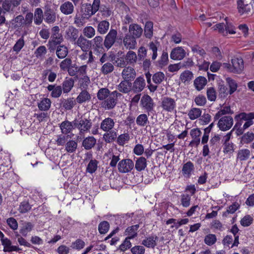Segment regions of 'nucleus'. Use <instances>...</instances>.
Returning a JSON list of instances; mask_svg holds the SVG:
<instances>
[{
    "label": "nucleus",
    "mask_w": 254,
    "mask_h": 254,
    "mask_svg": "<svg viewBox=\"0 0 254 254\" xmlns=\"http://www.w3.org/2000/svg\"><path fill=\"white\" fill-rule=\"evenodd\" d=\"M104 47L107 50H109L113 45L122 46L123 36H118L117 30L111 29L104 39Z\"/></svg>",
    "instance_id": "f257e3e1"
},
{
    "label": "nucleus",
    "mask_w": 254,
    "mask_h": 254,
    "mask_svg": "<svg viewBox=\"0 0 254 254\" xmlns=\"http://www.w3.org/2000/svg\"><path fill=\"white\" fill-rule=\"evenodd\" d=\"M44 21L48 24H54L59 19L58 9L54 5L46 3L43 7Z\"/></svg>",
    "instance_id": "f03ea898"
},
{
    "label": "nucleus",
    "mask_w": 254,
    "mask_h": 254,
    "mask_svg": "<svg viewBox=\"0 0 254 254\" xmlns=\"http://www.w3.org/2000/svg\"><path fill=\"white\" fill-rule=\"evenodd\" d=\"M75 127L79 129L80 132L84 133L88 131L92 126V122L89 118L81 116L78 119H75L73 121Z\"/></svg>",
    "instance_id": "7ed1b4c3"
},
{
    "label": "nucleus",
    "mask_w": 254,
    "mask_h": 254,
    "mask_svg": "<svg viewBox=\"0 0 254 254\" xmlns=\"http://www.w3.org/2000/svg\"><path fill=\"white\" fill-rule=\"evenodd\" d=\"M134 164L130 159H124L120 161L118 164V171L121 173L130 172L134 167Z\"/></svg>",
    "instance_id": "20e7f679"
},
{
    "label": "nucleus",
    "mask_w": 254,
    "mask_h": 254,
    "mask_svg": "<svg viewBox=\"0 0 254 254\" xmlns=\"http://www.w3.org/2000/svg\"><path fill=\"white\" fill-rule=\"evenodd\" d=\"M233 125V119L230 116H225L220 118L217 124L219 129L223 131L230 129Z\"/></svg>",
    "instance_id": "39448f33"
},
{
    "label": "nucleus",
    "mask_w": 254,
    "mask_h": 254,
    "mask_svg": "<svg viewBox=\"0 0 254 254\" xmlns=\"http://www.w3.org/2000/svg\"><path fill=\"white\" fill-rule=\"evenodd\" d=\"M64 39L62 34H52L47 44L50 51L53 52L56 50L57 46L61 45V43H62Z\"/></svg>",
    "instance_id": "423d86ee"
},
{
    "label": "nucleus",
    "mask_w": 254,
    "mask_h": 254,
    "mask_svg": "<svg viewBox=\"0 0 254 254\" xmlns=\"http://www.w3.org/2000/svg\"><path fill=\"white\" fill-rule=\"evenodd\" d=\"M238 118L246 121L243 127V129L246 130L254 124L253 120L254 119V112L249 113L245 112L241 113L235 116V119H237Z\"/></svg>",
    "instance_id": "0eeeda50"
},
{
    "label": "nucleus",
    "mask_w": 254,
    "mask_h": 254,
    "mask_svg": "<svg viewBox=\"0 0 254 254\" xmlns=\"http://www.w3.org/2000/svg\"><path fill=\"white\" fill-rule=\"evenodd\" d=\"M140 104L142 108L146 110L148 115L149 116V113L153 111L154 106L153 99L148 94H144L141 99Z\"/></svg>",
    "instance_id": "6e6552de"
},
{
    "label": "nucleus",
    "mask_w": 254,
    "mask_h": 254,
    "mask_svg": "<svg viewBox=\"0 0 254 254\" xmlns=\"http://www.w3.org/2000/svg\"><path fill=\"white\" fill-rule=\"evenodd\" d=\"M79 30L73 26H69L65 31V39L74 44L77 42L78 37Z\"/></svg>",
    "instance_id": "1a4fd4ad"
},
{
    "label": "nucleus",
    "mask_w": 254,
    "mask_h": 254,
    "mask_svg": "<svg viewBox=\"0 0 254 254\" xmlns=\"http://www.w3.org/2000/svg\"><path fill=\"white\" fill-rule=\"evenodd\" d=\"M176 106L175 100L169 97H164L162 99L161 107L163 110L171 112L174 111Z\"/></svg>",
    "instance_id": "9d476101"
},
{
    "label": "nucleus",
    "mask_w": 254,
    "mask_h": 254,
    "mask_svg": "<svg viewBox=\"0 0 254 254\" xmlns=\"http://www.w3.org/2000/svg\"><path fill=\"white\" fill-rule=\"evenodd\" d=\"M92 42V41L87 40L82 35H80L75 45L79 47L83 52H86L91 48Z\"/></svg>",
    "instance_id": "9b49d317"
},
{
    "label": "nucleus",
    "mask_w": 254,
    "mask_h": 254,
    "mask_svg": "<svg viewBox=\"0 0 254 254\" xmlns=\"http://www.w3.org/2000/svg\"><path fill=\"white\" fill-rule=\"evenodd\" d=\"M1 245L3 246V252L10 253L12 252H20L22 249L18 246L12 245L10 240L7 238H4L1 241Z\"/></svg>",
    "instance_id": "f8f14e48"
},
{
    "label": "nucleus",
    "mask_w": 254,
    "mask_h": 254,
    "mask_svg": "<svg viewBox=\"0 0 254 254\" xmlns=\"http://www.w3.org/2000/svg\"><path fill=\"white\" fill-rule=\"evenodd\" d=\"M201 131L198 128H193L190 131V135L192 138L190 143V146H193L195 145L197 146L200 142V136Z\"/></svg>",
    "instance_id": "ddd939ff"
},
{
    "label": "nucleus",
    "mask_w": 254,
    "mask_h": 254,
    "mask_svg": "<svg viewBox=\"0 0 254 254\" xmlns=\"http://www.w3.org/2000/svg\"><path fill=\"white\" fill-rule=\"evenodd\" d=\"M123 44L127 49L130 50L134 49L136 48L137 42L135 38L127 33L123 38Z\"/></svg>",
    "instance_id": "4468645a"
},
{
    "label": "nucleus",
    "mask_w": 254,
    "mask_h": 254,
    "mask_svg": "<svg viewBox=\"0 0 254 254\" xmlns=\"http://www.w3.org/2000/svg\"><path fill=\"white\" fill-rule=\"evenodd\" d=\"M143 33V29L140 25L132 23L129 25L128 28V33L127 34H130L132 37L136 38H140Z\"/></svg>",
    "instance_id": "2eb2a0df"
},
{
    "label": "nucleus",
    "mask_w": 254,
    "mask_h": 254,
    "mask_svg": "<svg viewBox=\"0 0 254 254\" xmlns=\"http://www.w3.org/2000/svg\"><path fill=\"white\" fill-rule=\"evenodd\" d=\"M232 72L240 74L244 69V62L242 58H234L231 60Z\"/></svg>",
    "instance_id": "dca6fc26"
},
{
    "label": "nucleus",
    "mask_w": 254,
    "mask_h": 254,
    "mask_svg": "<svg viewBox=\"0 0 254 254\" xmlns=\"http://www.w3.org/2000/svg\"><path fill=\"white\" fill-rule=\"evenodd\" d=\"M145 85V79L140 76L135 79L133 83L131 89L134 93H139L143 90Z\"/></svg>",
    "instance_id": "f3484780"
},
{
    "label": "nucleus",
    "mask_w": 254,
    "mask_h": 254,
    "mask_svg": "<svg viewBox=\"0 0 254 254\" xmlns=\"http://www.w3.org/2000/svg\"><path fill=\"white\" fill-rule=\"evenodd\" d=\"M92 41V47L95 51L100 52L104 51V41L102 36H96Z\"/></svg>",
    "instance_id": "a211bd4d"
},
{
    "label": "nucleus",
    "mask_w": 254,
    "mask_h": 254,
    "mask_svg": "<svg viewBox=\"0 0 254 254\" xmlns=\"http://www.w3.org/2000/svg\"><path fill=\"white\" fill-rule=\"evenodd\" d=\"M114 95L111 93L102 103V106L106 110H111L114 108L117 104V100L115 98Z\"/></svg>",
    "instance_id": "6ab92c4d"
},
{
    "label": "nucleus",
    "mask_w": 254,
    "mask_h": 254,
    "mask_svg": "<svg viewBox=\"0 0 254 254\" xmlns=\"http://www.w3.org/2000/svg\"><path fill=\"white\" fill-rule=\"evenodd\" d=\"M122 76L124 79L131 81L135 77L136 72L133 67L127 66L123 69Z\"/></svg>",
    "instance_id": "aec40b11"
},
{
    "label": "nucleus",
    "mask_w": 254,
    "mask_h": 254,
    "mask_svg": "<svg viewBox=\"0 0 254 254\" xmlns=\"http://www.w3.org/2000/svg\"><path fill=\"white\" fill-rule=\"evenodd\" d=\"M185 51L182 47H178L172 50L170 58L175 60H181L185 57Z\"/></svg>",
    "instance_id": "412c9836"
},
{
    "label": "nucleus",
    "mask_w": 254,
    "mask_h": 254,
    "mask_svg": "<svg viewBox=\"0 0 254 254\" xmlns=\"http://www.w3.org/2000/svg\"><path fill=\"white\" fill-rule=\"evenodd\" d=\"M194 170L193 164L189 161L183 165L182 170V174L185 178H189Z\"/></svg>",
    "instance_id": "4be33fe9"
},
{
    "label": "nucleus",
    "mask_w": 254,
    "mask_h": 254,
    "mask_svg": "<svg viewBox=\"0 0 254 254\" xmlns=\"http://www.w3.org/2000/svg\"><path fill=\"white\" fill-rule=\"evenodd\" d=\"M34 225L30 222H24L20 226L19 233L23 236L26 237L28 233L30 232L34 228Z\"/></svg>",
    "instance_id": "5701e85b"
},
{
    "label": "nucleus",
    "mask_w": 254,
    "mask_h": 254,
    "mask_svg": "<svg viewBox=\"0 0 254 254\" xmlns=\"http://www.w3.org/2000/svg\"><path fill=\"white\" fill-rule=\"evenodd\" d=\"M80 13L87 17L88 19L92 15H94L96 12L94 11L93 7L90 3H84L81 6Z\"/></svg>",
    "instance_id": "b1692460"
},
{
    "label": "nucleus",
    "mask_w": 254,
    "mask_h": 254,
    "mask_svg": "<svg viewBox=\"0 0 254 254\" xmlns=\"http://www.w3.org/2000/svg\"><path fill=\"white\" fill-rule=\"evenodd\" d=\"M115 123L111 118H107L103 120L100 125V128L104 131L108 132L114 127Z\"/></svg>",
    "instance_id": "393cba45"
},
{
    "label": "nucleus",
    "mask_w": 254,
    "mask_h": 254,
    "mask_svg": "<svg viewBox=\"0 0 254 254\" xmlns=\"http://www.w3.org/2000/svg\"><path fill=\"white\" fill-rule=\"evenodd\" d=\"M91 99L90 94L86 90H82L76 98V101L79 104L88 102Z\"/></svg>",
    "instance_id": "a878e982"
},
{
    "label": "nucleus",
    "mask_w": 254,
    "mask_h": 254,
    "mask_svg": "<svg viewBox=\"0 0 254 254\" xmlns=\"http://www.w3.org/2000/svg\"><path fill=\"white\" fill-rule=\"evenodd\" d=\"M74 81L72 78L66 77L62 83V88L64 93L67 94L74 86Z\"/></svg>",
    "instance_id": "bb28decb"
},
{
    "label": "nucleus",
    "mask_w": 254,
    "mask_h": 254,
    "mask_svg": "<svg viewBox=\"0 0 254 254\" xmlns=\"http://www.w3.org/2000/svg\"><path fill=\"white\" fill-rule=\"evenodd\" d=\"M62 107L65 110H71L76 104V100L73 97L61 100Z\"/></svg>",
    "instance_id": "cd10ccee"
},
{
    "label": "nucleus",
    "mask_w": 254,
    "mask_h": 254,
    "mask_svg": "<svg viewBox=\"0 0 254 254\" xmlns=\"http://www.w3.org/2000/svg\"><path fill=\"white\" fill-rule=\"evenodd\" d=\"M73 122H70L68 121H64L60 125V127L61 129L62 132L63 134H66L70 132L73 129Z\"/></svg>",
    "instance_id": "c85d7f7f"
},
{
    "label": "nucleus",
    "mask_w": 254,
    "mask_h": 254,
    "mask_svg": "<svg viewBox=\"0 0 254 254\" xmlns=\"http://www.w3.org/2000/svg\"><path fill=\"white\" fill-rule=\"evenodd\" d=\"M158 239V238L157 236H151L143 240L142 241L141 244L147 248L153 249L157 245L156 241H157Z\"/></svg>",
    "instance_id": "c756f323"
},
{
    "label": "nucleus",
    "mask_w": 254,
    "mask_h": 254,
    "mask_svg": "<svg viewBox=\"0 0 254 254\" xmlns=\"http://www.w3.org/2000/svg\"><path fill=\"white\" fill-rule=\"evenodd\" d=\"M132 84L130 81L124 80L118 85V89L121 92L127 93L130 91Z\"/></svg>",
    "instance_id": "7c9ffc66"
},
{
    "label": "nucleus",
    "mask_w": 254,
    "mask_h": 254,
    "mask_svg": "<svg viewBox=\"0 0 254 254\" xmlns=\"http://www.w3.org/2000/svg\"><path fill=\"white\" fill-rule=\"evenodd\" d=\"M153 34V23L151 21H147L144 27V35L148 39H151Z\"/></svg>",
    "instance_id": "2f4dec72"
},
{
    "label": "nucleus",
    "mask_w": 254,
    "mask_h": 254,
    "mask_svg": "<svg viewBox=\"0 0 254 254\" xmlns=\"http://www.w3.org/2000/svg\"><path fill=\"white\" fill-rule=\"evenodd\" d=\"M61 11L65 15H69L73 12L74 6L69 1H66L60 6Z\"/></svg>",
    "instance_id": "473e14b6"
},
{
    "label": "nucleus",
    "mask_w": 254,
    "mask_h": 254,
    "mask_svg": "<svg viewBox=\"0 0 254 254\" xmlns=\"http://www.w3.org/2000/svg\"><path fill=\"white\" fill-rule=\"evenodd\" d=\"M44 13L41 8H37L34 11V23L37 25H40L44 21Z\"/></svg>",
    "instance_id": "72a5a7b5"
},
{
    "label": "nucleus",
    "mask_w": 254,
    "mask_h": 254,
    "mask_svg": "<svg viewBox=\"0 0 254 254\" xmlns=\"http://www.w3.org/2000/svg\"><path fill=\"white\" fill-rule=\"evenodd\" d=\"M139 225L136 224L128 227L125 230V235L128 236V238L133 239L137 236V231L139 228Z\"/></svg>",
    "instance_id": "f704fd0d"
},
{
    "label": "nucleus",
    "mask_w": 254,
    "mask_h": 254,
    "mask_svg": "<svg viewBox=\"0 0 254 254\" xmlns=\"http://www.w3.org/2000/svg\"><path fill=\"white\" fill-rule=\"evenodd\" d=\"M233 114H234V112L231 109L230 106H224L215 114L214 120L215 121L223 115L227 114L232 115Z\"/></svg>",
    "instance_id": "c9c22d12"
},
{
    "label": "nucleus",
    "mask_w": 254,
    "mask_h": 254,
    "mask_svg": "<svg viewBox=\"0 0 254 254\" xmlns=\"http://www.w3.org/2000/svg\"><path fill=\"white\" fill-rule=\"evenodd\" d=\"M96 143V139L93 136H88L84 139L82 146L86 150L93 148Z\"/></svg>",
    "instance_id": "e433bc0d"
},
{
    "label": "nucleus",
    "mask_w": 254,
    "mask_h": 254,
    "mask_svg": "<svg viewBox=\"0 0 254 254\" xmlns=\"http://www.w3.org/2000/svg\"><path fill=\"white\" fill-rule=\"evenodd\" d=\"M254 140V133L248 131L240 137V143L242 145L249 144Z\"/></svg>",
    "instance_id": "4c0bfd02"
},
{
    "label": "nucleus",
    "mask_w": 254,
    "mask_h": 254,
    "mask_svg": "<svg viewBox=\"0 0 254 254\" xmlns=\"http://www.w3.org/2000/svg\"><path fill=\"white\" fill-rule=\"evenodd\" d=\"M251 154V152L248 149H242L238 151L237 159L241 161H246L248 160Z\"/></svg>",
    "instance_id": "58836bf2"
},
{
    "label": "nucleus",
    "mask_w": 254,
    "mask_h": 254,
    "mask_svg": "<svg viewBox=\"0 0 254 254\" xmlns=\"http://www.w3.org/2000/svg\"><path fill=\"white\" fill-rule=\"evenodd\" d=\"M51 105V100L48 98H44L38 103V107L40 111H47L50 108Z\"/></svg>",
    "instance_id": "ea45409f"
},
{
    "label": "nucleus",
    "mask_w": 254,
    "mask_h": 254,
    "mask_svg": "<svg viewBox=\"0 0 254 254\" xmlns=\"http://www.w3.org/2000/svg\"><path fill=\"white\" fill-rule=\"evenodd\" d=\"M110 23L107 20H102L98 22L97 31L100 34H105L109 29Z\"/></svg>",
    "instance_id": "a19ab883"
},
{
    "label": "nucleus",
    "mask_w": 254,
    "mask_h": 254,
    "mask_svg": "<svg viewBox=\"0 0 254 254\" xmlns=\"http://www.w3.org/2000/svg\"><path fill=\"white\" fill-rule=\"evenodd\" d=\"M206 83L207 80L206 78L201 76L197 77L194 81V85L198 91L202 89Z\"/></svg>",
    "instance_id": "79ce46f5"
},
{
    "label": "nucleus",
    "mask_w": 254,
    "mask_h": 254,
    "mask_svg": "<svg viewBox=\"0 0 254 254\" xmlns=\"http://www.w3.org/2000/svg\"><path fill=\"white\" fill-rule=\"evenodd\" d=\"M218 98L223 100L229 94L227 87L223 83H219L218 85Z\"/></svg>",
    "instance_id": "37998d69"
},
{
    "label": "nucleus",
    "mask_w": 254,
    "mask_h": 254,
    "mask_svg": "<svg viewBox=\"0 0 254 254\" xmlns=\"http://www.w3.org/2000/svg\"><path fill=\"white\" fill-rule=\"evenodd\" d=\"M111 92L107 88H100L97 93V97L100 101H104L110 95Z\"/></svg>",
    "instance_id": "c03bdc74"
},
{
    "label": "nucleus",
    "mask_w": 254,
    "mask_h": 254,
    "mask_svg": "<svg viewBox=\"0 0 254 254\" xmlns=\"http://www.w3.org/2000/svg\"><path fill=\"white\" fill-rule=\"evenodd\" d=\"M147 166L146 159L143 157L138 158L135 164V169L139 172H140L145 169Z\"/></svg>",
    "instance_id": "a18cd8bd"
},
{
    "label": "nucleus",
    "mask_w": 254,
    "mask_h": 254,
    "mask_svg": "<svg viewBox=\"0 0 254 254\" xmlns=\"http://www.w3.org/2000/svg\"><path fill=\"white\" fill-rule=\"evenodd\" d=\"M136 123L138 126L142 127H146L147 125L149 123L147 115L145 114L139 115L136 118Z\"/></svg>",
    "instance_id": "49530a36"
},
{
    "label": "nucleus",
    "mask_w": 254,
    "mask_h": 254,
    "mask_svg": "<svg viewBox=\"0 0 254 254\" xmlns=\"http://www.w3.org/2000/svg\"><path fill=\"white\" fill-rule=\"evenodd\" d=\"M56 55L59 59L65 58L68 54L67 48L64 45H59L57 47Z\"/></svg>",
    "instance_id": "de8ad7c7"
},
{
    "label": "nucleus",
    "mask_w": 254,
    "mask_h": 254,
    "mask_svg": "<svg viewBox=\"0 0 254 254\" xmlns=\"http://www.w3.org/2000/svg\"><path fill=\"white\" fill-rule=\"evenodd\" d=\"M117 136V133L114 131H109L103 135V139L107 143H111L115 141Z\"/></svg>",
    "instance_id": "09e8293b"
},
{
    "label": "nucleus",
    "mask_w": 254,
    "mask_h": 254,
    "mask_svg": "<svg viewBox=\"0 0 254 254\" xmlns=\"http://www.w3.org/2000/svg\"><path fill=\"white\" fill-rule=\"evenodd\" d=\"M32 205H30L28 201L24 200L20 203L18 211L20 213H25L28 212L31 209Z\"/></svg>",
    "instance_id": "8fccbe9b"
},
{
    "label": "nucleus",
    "mask_w": 254,
    "mask_h": 254,
    "mask_svg": "<svg viewBox=\"0 0 254 254\" xmlns=\"http://www.w3.org/2000/svg\"><path fill=\"white\" fill-rule=\"evenodd\" d=\"M201 110L199 108H192L189 112L188 116L191 120H194L201 116Z\"/></svg>",
    "instance_id": "3c124183"
},
{
    "label": "nucleus",
    "mask_w": 254,
    "mask_h": 254,
    "mask_svg": "<svg viewBox=\"0 0 254 254\" xmlns=\"http://www.w3.org/2000/svg\"><path fill=\"white\" fill-rule=\"evenodd\" d=\"M114 70V66L113 64L109 62L105 63L101 68L102 73L104 75L111 73Z\"/></svg>",
    "instance_id": "603ef678"
},
{
    "label": "nucleus",
    "mask_w": 254,
    "mask_h": 254,
    "mask_svg": "<svg viewBox=\"0 0 254 254\" xmlns=\"http://www.w3.org/2000/svg\"><path fill=\"white\" fill-rule=\"evenodd\" d=\"M98 164V161L97 160L91 159L87 165L86 172L90 174L94 173L97 169Z\"/></svg>",
    "instance_id": "864d4df0"
},
{
    "label": "nucleus",
    "mask_w": 254,
    "mask_h": 254,
    "mask_svg": "<svg viewBox=\"0 0 254 254\" xmlns=\"http://www.w3.org/2000/svg\"><path fill=\"white\" fill-rule=\"evenodd\" d=\"M2 9L3 13L5 12H10L13 11L14 7H13L12 3L10 0H4L2 4Z\"/></svg>",
    "instance_id": "5fc2aeb1"
},
{
    "label": "nucleus",
    "mask_w": 254,
    "mask_h": 254,
    "mask_svg": "<svg viewBox=\"0 0 254 254\" xmlns=\"http://www.w3.org/2000/svg\"><path fill=\"white\" fill-rule=\"evenodd\" d=\"M88 19L87 17L82 15L81 13L76 14L74 17V23L76 25L77 27H80L83 26L85 24V20Z\"/></svg>",
    "instance_id": "6e6d98bb"
},
{
    "label": "nucleus",
    "mask_w": 254,
    "mask_h": 254,
    "mask_svg": "<svg viewBox=\"0 0 254 254\" xmlns=\"http://www.w3.org/2000/svg\"><path fill=\"white\" fill-rule=\"evenodd\" d=\"M226 80L229 87V94L232 95L236 91L238 88L237 83L235 80L231 78H227Z\"/></svg>",
    "instance_id": "4d7b16f0"
},
{
    "label": "nucleus",
    "mask_w": 254,
    "mask_h": 254,
    "mask_svg": "<svg viewBox=\"0 0 254 254\" xmlns=\"http://www.w3.org/2000/svg\"><path fill=\"white\" fill-rule=\"evenodd\" d=\"M77 147V143L73 140H69L65 144V150L67 152L73 153L75 151Z\"/></svg>",
    "instance_id": "13d9d810"
},
{
    "label": "nucleus",
    "mask_w": 254,
    "mask_h": 254,
    "mask_svg": "<svg viewBox=\"0 0 254 254\" xmlns=\"http://www.w3.org/2000/svg\"><path fill=\"white\" fill-rule=\"evenodd\" d=\"M125 59L127 64H132L136 63L137 56L135 52L129 51L127 53Z\"/></svg>",
    "instance_id": "bf43d9fd"
},
{
    "label": "nucleus",
    "mask_w": 254,
    "mask_h": 254,
    "mask_svg": "<svg viewBox=\"0 0 254 254\" xmlns=\"http://www.w3.org/2000/svg\"><path fill=\"white\" fill-rule=\"evenodd\" d=\"M110 224L107 221L100 222L98 225V230L101 234H106L109 230Z\"/></svg>",
    "instance_id": "052dcab7"
},
{
    "label": "nucleus",
    "mask_w": 254,
    "mask_h": 254,
    "mask_svg": "<svg viewBox=\"0 0 254 254\" xmlns=\"http://www.w3.org/2000/svg\"><path fill=\"white\" fill-rule=\"evenodd\" d=\"M165 77V74L163 72L159 71L153 74L152 76L153 81L157 84H160Z\"/></svg>",
    "instance_id": "680f3d73"
},
{
    "label": "nucleus",
    "mask_w": 254,
    "mask_h": 254,
    "mask_svg": "<svg viewBox=\"0 0 254 254\" xmlns=\"http://www.w3.org/2000/svg\"><path fill=\"white\" fill-rule=\"evenodd\" d=\"M217 241L216 235L212 234H209L205 236L204 242L208 246H212Z\"/></svg>",
    "instance_id": "e2e57ef3"
},
{
    "label": "nucleus",
    "mask_w": 254,
    "mask_h": 254,
    "mask_svg": "<svg viewBox=\"0 0 254 254\" xmlns=\"http://www.w3.org/2000/svg\"><path fill=\"white\" fill-rule=\"evenodd\" d=\"M80 87L83 90H86L88 85L90 83V80L88 76H84L79 79Z\"/></svg>",
    "instance_id": "0e129e2a"
},
{
    "label": "nucleus",
    "mask_w": 254,
    "mask_h": 254,
    "mask_svg": "<svg viewBox=\"0 0 254 254\" xmlns=\"http://www.w3.org/2000/svg\"><path fill=\"white\" fill-rule=\"evenodd\" d=\"M83 33L85 37L91 38L95 35V30L92 26H86L83 29Z\"/></svg>",
    "instance_id": "69168bd1"
},
{
    "label": "nucleus",
    "mask_w": 254,
    "mask_h": 254,
    "mask_svg": "<svg viewBox=\"0 0 254 254\" xmlns=\"http://www.w3.org/2000/svg\"><path fill=\"white\" fill-rule=\"evenodd\" d=\"M25 42L24 40L23 36H22L20 38H19L14 46L13 47V51L16 52L17 53L20 51L22 48L24 46Z\"/></svg>",
    "instance_id": "338daca9"
},
{
    "label": "nucleus",
    "mask_w": 254,
    "mask_h": 254,
    "mask_svg": "<svg viewBox=\"0 0 254 254\" xmlns=\"http://www.w3.org/2000/svg\"><path fill=\"white\" fill-rule=\"evenodd\" d=\"M192 78L193 74L192 72L190 70H185L180 75V79L183 82L190 81Z\"/></svg>",
    "instance_id": "774afa93"
}]
</instances>
